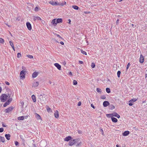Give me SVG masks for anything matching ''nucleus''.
<instances>
[{"label":"nucleus","instance_id":"obj_1","mask_svg":"<svg viewBox=\"0 0 147 147\" xmlns=\"http://www.w3.org/2000/svg\"><path fill=\"white\" fill-rule=\"evenodd\" d=\"M10 97V95L8 94V96L5 94H1L0 97V100L1 102H5L7 100V98H9Z\"/></svg>","mask_w":147,"mask_h":147},{"label":"nucleus","instance_id":"obj_2","mask_svg":"<svg viewBox=\"0 0 147 147\" xmlns=\"http://www.w3.org/2000/svg\"><path fill=\"white\" fill-rule=\"evenodd\" d=\"M81 144V142L79 138L74 139V147H79Z\"/></svg>","mask_w":147,"mask_h":147},{"label":"nucleus","instance_id":"obj_3","mask_svg":"<svg viewBox=\"0 0 147 147\" xmlns=\"http://www.w3.org/2000/svg\"><path fill=\"white\" fill-rule=\"evenodd\" d=\"M25 71L24 70H22V71L20 73V77L21 78H24L25 77Z\"/></svg>","mask_w":147,"mask_h":147},{"label":"nucleus","instance_id":"obj_4","mask_svg":"<svg viewBox=\"0 0 147 147\" xmlns=\"http://www.w3.org/2000/svg\"><path fill=\"white\" fill-rule=\"evenodd\" d=\"M13 109V107H10L5 110V112L7 113H9V112L11 111Z\"/></svg>","mask_w":147,"mask_h":147},{"label":"nucleus","instance_id":"obj_5","mask_svg":"<svg viewBox=\"0 0 147 147\" xmlns=\"http://www.w3.org/2000/svg\"><path fill=\"white\" fill-rule=\"evenodd\" d=\"M111 115L112 117L114 116L117 117L118 118H119L120 117V115L118 114L117 113L114 112V113H111V115Z\"/></svg>","mask_w":147,"mask_h":147},{"label":"nucleus","instance_id":"obj_6","mask_svg":"<svg viewBox=\"0 0 147 147\" xmlns=\"http://www.w3.org/2000/svg\"><path fill=\"white\" fill-rule=\"evenodd\" d=\"M46 95L44 94H40L39 95V98L40 99V100H44L43 99V98H45Z\"/></svg>","mask_w":147,"mask_h":147},{"label":"nucleus","instance_id":"obj_7","mask_svg":"<svg viewBox=\"0 0 147 147\" xmlns=\"http://www.w3.org/2000/svg\"><path fill=\"white\" fill-rule=\"evenodd\" d=\"M26 25L27 26V27L28 29L29 30H30L32 29V26L30 24L29 22H27L26 23Z\"/></svg>","mask_w":147,"mask_h":147},{"label":"nucleus","instance_id":"obj_8","mask_svg":"<svg viewBox=\"0 0 147 147\" xmlns=\"http://www.w3.org/2000/svg\"><path fill=\"white\" fill-rule=\"evenodd\" d=\"M144 61V58L143 56L141 54L140 58V62L141 63H143Z\"/></svg>","mask_w":147,"mask_h":147},{"label":"nucleus","instance_id":"obj_9","mask_svg":"<svg viewBox=\"0 0 147 147\" xmlns=\"http://www.w3.org/2000/svg\"><path fill=\"white\" fill-rule=\"evenodd\" d=\"M54 65L59 70H61V66L59 64L56 63L54 64Z\"/></svg>","mask_w":147,"mask_h":147},{"label":"nucleus","instance_id":"obj_10","mask_svg":"<svg viewBox=\"0 0 147 147\" xmlns=\"http://www.w3.org/2000/svg\"><path fill=\"white\" fill-rule=\"evenodd\" d=\"M103 105L104 107H107L109 105V103L108 101H105L103 102Z\"/></svg>","mask_w":147,"mask_h":147},{"label":"nucleus","instance_id":"obj_11","mask_svg":"<svg viewBox=\"0 0 147 147\" xmlns=\"http://www.w3.org/2000/svg\"><path fill=\"white\" fill-rule=\"evenodd\" d=\"M51 23L54 26H56L57 25V23H56V18L52 20Z\"/></svg>","mask_w":147,"mask_h":147},{"label":"nucleus","instance_id":"obj_12","mask_svg":"<svg viewBox=\"0 0 147 147\" xmlns=\"http://www.w3.org/2000/svg\"><path fill=\"white\" fill-rule=\"evenodd\" d=\"M71 137L70 136H69L65 138L64 140L66 141H68L71 140Z\"/></svg>","mask_w":147,"mask_h":147},{"label":"nucleus","instance_id":"obj_13","mask_svg":"<svg viewBox=\"0 0 147 147\" xmlns=\"http://www.w3.org/2000/svg\"><path fill=\"white\" fill-rule=\"evenodd\" d=\"M49 3L53 5H59V4L57 3L56 2H54L53 1H50Z\"/></svg>","mask_w":147,"mask_h":147},{"label":"nucleus","instance_id":"obj_14","mask_svg":"<svg viewBox=\"0 0 147 147\" xmlns=\"http://www.w3.org/2000/svg\"><path fill=\"white\" fill-rule=\"evenodd\" d=\"M56 23H60L62 22L63 20L62 18H58L56 19Z\"/></svg>","mask_w":147,"mask_h":147},{"label":"nucleus","instance_id":"obj_15","mask_svg":"<svg viewBox=\"0 0 147 147\" xmlns=\"http://www.w3.org/2000/svg\"><path fill=\"white\" fill-rule=\"evenodd\" d=\"M38 75V73L36 72H34L32 75V77L33 78H34L36 77Z\"/></svg>","mask_w":147,"mask_h":147},{"label":"nucleus","instance_id":"obj_16","mask_svg":"<svg viewBox=\"0 0 147 147\" xmlns=\"http://www.w3.org/2000/svg\"><path fill=\"white\" fill-rule=\"evenodd\" d=\"M39 84V83L38 82H34L32 86V87H37Z\"/></svg>","mask_w":147,"mask_h":147},{"label":"nucleus","instance_id":"obj_17","mask_svg":"<svg viewBox=\"0 0 147 147\" xmlns=\"http://www.w3.org/2000/svg\"><path fill=\"white\" fill-rule=\"evenodd\" d=\"M11 136L9 134H6L5 135V137L6 138V139L8 140H9L10 139V137Z\"/></svg>","mask_w":147,"mask_h":147},{"label":"nucleus","instance_id":"obj_18","mask_svg":"<svg viewBox=\"0 0 147 147\" xmlns=\"http://www.w3.org/2000/svg\"><path fill=\"white\" fill-rule=\"evenodd\" d=\"M55 117L56 118H58L59 117V113L57 110H56L54 113Z\"/></svg>","mask_w":147,"mask_h":147},{"label":"nucleus","instance_id":"obj_19","mask_svg":"<svg viewBox=\"0 0 147 147\" xmlns=\"http://www.w3.org/2000/svg\"><path fill=\"white\" fill-rule=\"evenodd\" d=\"M129 131H126L124 132L123 134V136H125L128 135L129 134Z\"/></svg>","mask_w":147,"mask_h":147},{"label":"nucleus","instance_id":"obj_20","mask_svg":"<svg viewBox=\"0 0 147 147\" xmlns=\"http://www.w3.org/2000/svg\"><path fill=\"white\" fill-rule=\"evenodd\" d=\"M111 120L113 122L116 123L117 121V119L115 118L114 117H111Z\"/></svg>","mask_w":147,"mask_h":147},{"label":"nucleus","instance_id":"obj_21","mask_svg":"<svg viewBox=\"0 0 147 147\" xmlns=\"http://www.w3.org/2000/svg\"><path fill=\"white\" fill-rule=\"evenodd\" d=\"M5 139L4 137L0 136V142H5Z\"/></svg>","mask_w":147,"mask_h":147},{"label":"nucleus","instance_id":"obj_22","mask_svg":"<svg viewBox=\"0 0 147 147\" xmlns=\"http://www.w3.org/2000/svg\"><path fill=\"white\" fill-rule=\"evenodd\" d=\"M69 145L70 146H72L74 145V140H71L69 142Z\"/></svg>","mask_w":147,"mask_h":147},{"label":"nucleus","instance_id":"obj_23","mask_svg":"<svg viewBox=\"0 0 147 147\" xmlns=\"http://www.w3.org/2000/svg\"><path fill=\"white\" fill-rule=\"evenodd\" d=\"M32 98L33 100V101L34 102H35L36 101V99L35 98V96L34 95H33L32 96Z\"/></svg>","mask_w":147,"mask_h":147},{"label":"nucleus","instance_id":"obj_24","mask_svg":"<svg viewBox=\"0 0 147 147\" xmlns=\"http://www.w3.org/2000/svg\"><path fill=\"white\" fill-rule=\"evenodd\" d=\"M9 43H10V45H11V47L12 48L13 50L14 51H15V48H14V46H13V43L11 41H9Z\"/></svg>","mask_w":147,"mask_h":147},{"label":"nucleus","instance_id":"obj_25","mask_svg":"<svg viewBox=\"0 0 147 147\" xmlns=\"http://www.w3.org/2000/svg\"><path fill=\"white\" fill-rule=\"evenodd\" d=\"M24 119V116H23L19 117L18 118V119L19 120H23Z\"/></svg>","mask_w":147,"mask_h":147},{"label":"nucleus","instance_id":"obj_26","mask_svg":"<svg viewBox=\"0 0 147 147\" xmlns=\"http://www.w3.org/2000/svg\"><path fill=\"white\" fill-rule=\"evenodd\" d=\"M36 117L37 118V119L38 120L39 119H41V117L40 116V115L37 113H36Z\"/></svg>","mask_w":147,"mask_h":147},{"label":"nucleus","instance_id":"obj_27","mask_svg":"<svg viewBox=\"0 0 147 147\" xmlns=\"http://www.w3.org/2000/svg\"><path fill=\"white\" fill-rule=\"evenodd\" d=\"M10 103H9L8 101H7L6 102H5L4 104L3 105V107H6L7 105H9V104Z\"/></svg>","mask_w":147,"mask_h":147},{"label":"nucleus","instance_id":"obj_28","mask_svg":"<svg viewBox=\"0 0 147 147\" xmlns=\"http://www.w3.org/2000/svg\"><path fill=\"white\" fill-rule=\"evenodd\" d=\"M36 20H41V19L40 17H36L34 18V20L35 21Z\"/></svg>","mask_w":147,"mask_h":147},{"label":"nucleus","instance_id":"obj_29","mask_svg":"<svg viewBox=\"0 0 147 147\" xmlns=\"http://www.w3.org/2000/svg\"><path fill=\"white\" fill-rule=\"evenodd\" d=\"M136 100L137 99L136 98H133L130 100L129 102H132L133 103L136 101Z\"/></svg>","mask_w":147,"mask_h":147},{"label":"nucleus","instance_id":"obj_30","mask_svg":"<svg viewBox=\"0 0 147 147\" xmlns=\"http://www.w3.org/2000/svg\"><path fill=\"white\" fill-rule=\"evenodd\" d=\"M96 91L97 92L101 94V89L98 88H97L96 89Z\"/></svg>","mask_w":147,"mask_h":147},{"label":"nucleus","instance_id":"obj_31","mask_svg":"<svg viewBox=\"0 0 147 147\" xmlns=\"http://www.w3.org/2000/svg\"><path fill=\"white\" fill-rule=\"evenodd\" d=\"M47 111L49 112H50L51 111V109L48 106H47Z\"/></svg>","mask_w":147,"mask_h":147},{"label":"nucleus","instance_id":"obj_32","mask_svg":"<svg viewBox=\"0 0 147 147\" xmlns=\"http://www.w3.org/2000/svg\"><path fill=\"white\" fill-rule=\"evenodd\" d=\"M106 91L108 93H109L110 92H111V91H110V89L109 88H106Z\"/></svg>","mask_w":147,"mask_h":147},{"label":"nucleus","instance_id":"obj_33","mask_svg":"<svg viewBox=\"0 0 147 147\" xmlns=\"http://www.w3.org/2000/svg\"><path fill=\"white\" fill-rule=\"evenodd\" d=\"M120 74H121V71H118L117 72V76L118 78L120 77Z\"/></svg>","mask_w":147,"mask_h":147},{"label":"nucleus","instance_id":"obj_34","mask_svg":"<svg viewBox=\"0 0 147 147\" xmlns=\"http://www.w3.org/2000/svg\"><path fill=\"white\" fill-rule=\"evenodd\" d=\"M81 52L82 54H84L86 55H87V53L86 51L82 50H81Z\"/></svg>","mask_w":147,"mask_h":147},{"label":"nucleus","instance_id":"obj_35","mask_svg":"<svg viewBox=\"0 0 147 147\" xmlns=\"http://www.w3.org/2000/svg\"><path fill=\"white\" fill-rule=\"evenodd\" d=\"M91 67L92 68H94L95 67V65L94 63H91Z\"/></svg>","mask_w":147,"mask_h":147},{"label":"nucleus","instance_id":"obj_36","mask_svg":"<svg viewBox=\"0 0 147 147\" xmlns=\"http://www.w3.org/2000/svg\"><path fill=\"white\" fill-rule=\"evenodd\" d=\"M4 42V40L2 38H0V42L1 43H3Z\"/></svg>","mask_w":147,"mask_h":147},{"label":"nucleus","instance_id":"obj_37","mask_svg":"<svg viewBox=\"0 0 147 147\" xmlns=\"http://www.w3.org/2000/svg\"><path fill=\"white\" fill-rule=\"evenodd\" d=\"M21 56V54L20 53H18L17 54V57L18 58H20Z\"/></svg>","mask_w":147,"mask_h":147},{"label":"nucleus","instance_id":"obj_38","mask_svg":"<svg viewBox=\"0 0 147 147\" xmlns=\"http://www.w3.org/2000/svg\"><path fill=\"white\" fill-rule=\"evenodd\" d=\"M27 57L30 58V59H32V58H33V56L32 55H27Z\"/></svg>","mask_w":147,"mask_h":147},{"label":"nucleus","instance_id":"obj_39","mask_svg":"<svg viewBox=\"0 0 147 147\" xmlns=\"http://www.w3.org/2000/svg\"><path fill=\"white\" fill-rule=\"evenodd\" d=\"M100 131L102 133L101 134L102 135H104V132H103V129H100Z\"/></svg>","mask_w":147,"mask_h":147},{"label":"nucleus","instance_id":"obj_40","mask_svg":"<svg viewBox=\"0 0 147 147\" xmlns=\"http://www.w3.org/2000/svg\"><path fill=\"white\" fill-rule=\"evenodd\" d=\"M100 98L102 99H105L106 98V97L105 95H102L100 96Z\"/></svg>","mask_w":147,"mask_h":147},{"label":"nucleus","instance_id":"obj_41","mask_svg":"<svg viewBox=\"0 0 147 147\" xmlns=\"http://www.w3.org/2000/svg\"><path fill=\"white\" fill-rule=\"evenodd\" d=\"M79 9V7L76 5H74V9L76 10H78Z\"/></svg>","mask_w":147,"mask_h":147},{"label":"nucleus","instance_id":"obj_42","mask_svg":"<svg viewBox=\"0 0 147 147\" xmlns=\"http://www.w3.org/2000/svg\"><path fill=\"white\" fill-rule=\"evenodd\" d=\"M12 98H10V97H9V98L8 99L7 101H8V102L9 103H10V102L12 101Z\"/></svg>","mask_w":147,"mask_h":147},{"label":"nucleus","instance_id":"obj_43","mask_svg":"<svg viewBox=\"0 0 147 147\" xmlns=\"http://www.w3.org/2000/svg\"><path fill=\"white\" fill-rule=\"evenodd\" d=\"M12 98H10V97H9V98L8 99L7 101H8V102L9 103H10V102L12 101Z\"/></svg>","mask_w":147,"mask_h":147},{"label":"nucleus","instance_id":"obj_44","mask_svg":"<svg viewBox=\"0 0 147 147\" xmlns=\"http://www.w3.org/2000/svg\"><path fill=\"white\" fill-rule=\"evenodd\" d=\"M130 65V63H128V64L127 65L126 67V69L127 70V69H128Z\"/></svg>","mask_w":147,"mask_h":147},{"label":"nucleus","instance_id":"obj_45","mask_svg":"<svg viewBox=\"0 0 147 147\" xmlns=\"http://www.w3.org/2000/svg\"><path fill=\"white\" fill-rule=\"evenodd\" d=\"M4 131V129L3 128L1 127L0 128V132L1 133L3 132Z\"/></svg>","mask_w":147,"mask_h":147},{"label":"nucleus","instance_id":"obj_46","mask_svg":"<svg viewBox=\"0 0 147 147\" xmlns=\"http://www.w3.org/2000/svg\"><path fill=\"white\" fill-rule=\"evenodd\" d=\"M15 145L16 146H17L19 144V143L17 141H15Z\"/></svg>","mask_w":147,"mask_h":147},{"label":"nucleus","instance_id":"obj_47","mask_svg":"<svg viewBox=\"0 0 147 147\" xmlns=\"http://www.w3.org/2000/svg\"><path fill=\"white\" fill-rule=\"evenodd\" d=\"M38 8L37 7H36L34 9V10L35 11H38Z\"/></svg>","mask_w":147,"mask_h":147},{"label":"nucleus","instance_id":"obj_48","mask_svg":"<svg viewBox=\"0 0 147 147\" xmlns=\"http://www.w3.org/2000/svg\"><path fill=\"white\" fill-rule=\"evenodd\" d=\"M77 84V81L76 80H74V85H76Z\"/></svg>","mask_w":147,"mask_h":147},{"label":"nucleus","instance_id":"obj_49","mask_svg":"<svg viewBox=\"0 0 147 147\" xmlns=\"http://www.w3.org/2000/svg\"><path fill=\"white\" fill-rule=\"evenodd\" d=\"M111 114H107V117H112L111 115H111Z\"/></svg>","mask_w":147,"mask_h":147},{"label":"nucleus","instance_id":"obj_50","mask_svg":"<svg viewBox=\"0 0 147 147\" xmlns=\"http://www.w3.org/2000/svg\"><path fill=\"white\" fill-rule=\"evenodd\" d=\"M129 106H132L133 105V102H129Z\"/></svg>","mask_w":147,"mask_h":147},{"label":"nucleus","instance_id":"obj_51","mask_svg":"<svg viewBox=\"0 0 147 147\" xmlns=\"http://www.w3.org/2000/svg\"><path fill=\"white\" fill-rule=\"evenodd\" d=\"M2 126L4 127H6L7 126V125H5L3 123Z\"/></svg>","mask_w":147,"mask_h":147},{"label":"nucleus","instance_id":"obj_52","mask_svg":"<svg viewBox=\"0 0 147 147\" xmlns=\"http://www.w3.org/2000/svg\"><path fill=\"white\" fill-rule=\"evenodd\" d=\"M81 102L80 101H79L78 102V106H80L81 105Z\"/></svg>","mask_w":147,"mask_h":147},{"label":"nucleus","instance_id":"obj_53","mask_svg":"<svg viewBox=\"0 0 147 147\" xmlns=\"http://www.w3.org/2000/svg\"><path fill=\"white\" fill-rule=\"evenodd\" d=\"M91 107H92L93 108V109H95V107H94V105L92 104H91Z\"/></svg>","mask_w":147,"mask_h":147},{"label":"nucleus","instance_id":"obj_54","mask_svg":"<svg viewBox=\"0 0 147 147\" xmlns=\"http://www.w3.org/2000/svg\"><path fill=\"white\" fill-rule=\"evenodd\" d=\"M84 13H90V11H84Z\"/></svg>","mask_w":147,"mask_h":147},{"label":"nucleus","instance_id":"obj_55","mask_svg":"<svg viewBox=\"0 0 147 147\" xmlns=\"http://www.w3.org/2000/svg\"><path fill=\"white\" fill-rule=\"evenodd\" d=\"M5 83L7 85H9V83L8 82L6 81Z\"/></svg>","mask_w":147,"mask_h":147},{"label":"nucleus","instance_id":"obj_56","mask_svg":"<svg viewBox=\"0 0 147 147\" xmlns=\"http://www.w3.org/2000/svg\"><path fill=\"white\" fill-rule=\"evenodd\" d=\"M57 37L59 38H60L61 39H62L61 36L58 34L57 35Z\"/></svg>","mask_w":147,"mask_h":147},{"label":"nucleus","instance_id":"obj_57","mask_svg":"<svg viewBox=\"0 0 147 147\" xmlns=\"http://www.w3.org/2000/svg\"><path fill=\"white\" fill-rule=\"evenodd\" d=\"M79 63L80 64H82L83 63V62L82 61H79Z\"/></svg>","mask_w":147,"mask_h":147},{"label":"nucleus","instance_id":"obj_58","mask_svg":"<svg viewBox=\"0 0 147 147\" xmlns=\"http://www.w3.org/2000/svg\"><path fill=\"white\" fill-rule=\"evenodd\" d=\"M60 43L62 45H63L64 44V42L62 41L60 42Z\"/></svg>","mask_w":147,"mask_h":147},{"label":"nucleus","instance_id":"obj_59","mask_svg":"<svg viewBox=\"0 0 147 147\" xmlns=\"http://www.w3.org/2000/svg\"><path fill=\"white\" fill-rule=\"evenodd\" d=\"M119 19H117V22H117V24H118L119 23Z\"/></svg>","mask_w":147,"mask_h":147},{"label":"nucleus","instance_id":"obj_60","mask_svg":"<svg viewBox=\"0 0 147 147\" xmlns=\"http://www.w3.org/2000/svg\"><path fill=\"white\" fill-rule=\"evenodd\" d=\"M78 133L79 134H81L82 133V131H78Z\"/></svg>","mask_w":147,"mask_h":147},{"label":"nucleus","instance_id":"obj_61","mask_svg":"<svg viewBox=\"0 0 147 147\" xmlns=\"http://www.w3.org/2000/svg\"><path fill=\"white\" fill-rule=\"evenodd\" d=\"M114 108H115V107L113 105H112L111 109H114Z\"/></svg>","mask_w":147,"mask_h":147},{"label":"nucleus","instance_id":"obj_62","mask_svg":"<svg viewBox=\"0 0 147 147\" xmlns=\"http://www.w3.org/2000/svg\"><path fill=\"white\" fill-rule=\"evenodd\" d=\"M68 21V23L70 24L71 22V20L70 19H69Z\"/></svg>","mask_w":147,"mask_h":147},{"label":"nucleus","instance_id":"obj_63","mask_svg":"<svg viewBox=\"0 0 147 147\" xmlns=\"http://www.w3.org/2000/svg\"><path fill=\"white\" fill-rule=\"evenodd\" d=\"M69 74L70 75H71L72 76V73L71 72H70L69 73Z\"/></svg>","mask_w":147,"mask_h":147},{"label":"nucleus","instance_id":"obj_64","mask_svg":"<svg viewBox=\"0 0 147 147\" xmlns=\"http://www.w3.org/2000/svg\"><path fill=\"white\" fill-rule=\"evenodd\" d=\"M1 91H2V88L1 86H0V93L1 92Z\"/></svg>","mask_w":147,"mask_h":147}]
</instances>
